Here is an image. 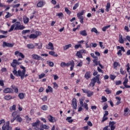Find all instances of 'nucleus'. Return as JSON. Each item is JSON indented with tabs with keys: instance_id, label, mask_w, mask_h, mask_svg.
<instances>
[{
	"instance_id": "25",
	"label": "nucleus",
	"mask_w": 130,
	"mask_h": 130,
	"mask_svg": "<svg viewBox=\"0 0 130 130\" xmlns=\"http://www.w3.org/2000/svg\"><path fill=\"white\" fill-rule=\"evenodd\" d=\"M49 54L50 55H52L53 56L55 57H57V56H58V55H57V54H55V52L54 51H49Z\"/></svg>"
},
{
	"instance_id": "16",
	"label": "nucleus",
	"mask_w": 130,
	"mask_h": 130,
	"mask_svg": "<svg viewBox=\"0 0 130 130\" xmlns=\"http://www.w3.org/2000/svg\"><path fill=\"white\" fill-rule=\"evenodd\" d=\"M84 78L86 80H89L91 78V72L87 71L84 75Z\"/></svg>"
},
{
	"instance_id": "33",
	"label": "nucleus",
	"mask_w": 130,
	"mask_h": 130,
	"mask_svg": "<svg viewBox=\"0 0 130 130\" xmlns=\"http://www.w3.org/2000/svg\"><path fill=\"white\" fill-rule=\"evenodd\" d=\"M119 42L121 44H122L124 43V40L122 39V36L120 35L119 39Z\"/></svg>"
},
{
	"instance_id": "50",
	"label": "nucleus",
	"mask_w": 130,
	"mask_h": 130,
	"mask_svg": "<svg viewBox=\"0 0 130 130\" xmlns=\"http://www.w3.org/2000/svg\"><path fill=\"white\" fill-rule=\"evenodd\" d=\"M47 62L50 67H52L54 66V63H53V62H51V61L48 60V61H47Z\"/></svg>"
},
{
	"instance_id": "63",
	"label": "nucleus",
	"mask_w": 130,
	"mask_h": 130,
	"mask_svg": "<svg viewBox=\"0 0 130 130\" xmlns=\"http://www.w3.org/2000/svg\"><path fill=\"white\" fill-rule=\"evenodd\" d=\"M20 4H16V5H13V8H19V7H20Z\"/></svg>"
},
{
	"instance_id": "59",
	"label": "nucleus",
	"mask_w": 130,
	"mask_h": 130,
	"mask_svg": "<svg viewBox=\"0 0 130 130\" xmlns=\"http://www.w3.org/2000/svg\"><path fill=\"white\" fill-rule=\"evenodd\" d=\"M102 102H106V101H107V98H106V97H105V96H103L102 97Z\"/></svg>"
},
{
	"instance_id": "34",
	"label": "nucleus",
	"mask_w": 130,
	"mask_h": 130,
	"mask_svg": "<svg viewBox=\"0 0 130 130\" xmlns=\"http://www.w3.org/2000/svg\"><path fill=\"white\" fill-rule=\"evenodd\" d=\"M41 109H42V110H44V111H45L47 110V109H48V106H47L46 105H43L41 107Z\"/></svg>"
},
{
	"instance_id": "10",
	"label": "nucleus",
	"mask_w": 130,
	"mask_h": 130,
	"mask_svg": "<svg viewBox=\"0 0 130 130\" xmlns=\"http://www.w3.org/2000/svg\"><path fill=\"white\" fill-rule=\"evenodd\" d=\"M14 54L16 56H19L20 57H21V58H25V55H24L22 52H20L18 51H15Z\"/></svg>"
},
{
	"instance_id": "13",
	"label": "nucleus",
	"mask_w": 130,
	"mask_h": 130,
	"mask_svg": "<svg viewBox=\"0 0 130 130\" xmlns=\"http://www.w3.org/2000/svg\"><path fill=\"white\" fill-rule=\"evenodd\" d=\"M3 92L4 93H5V94L12 93H13V89L11 88L8 87L5 88Z\"/></svg>"
},
{
	"instance_id": "64",
	"label": "nucleus",
	"mask_w": 130,
	"mask_h": 130,
	"mask_svg": "<svg viewBox=\"0 0 130 130\" xmlns=\"http://www.w3.org/2000/svg\"><path fill=\"white\" fill-rule=\"evenodd\" d=\"M42 100L44 102L47 101V96L46 95L44 96L43 98L42 99Z\"/></svg>"
},
{
	"instance_id": "27",
	"label": "nucleus",
	"mask_w": 130,
	"mask_h": 130,
	"mask_svg": "<svg viewBox=\"0 0 130 130\" xmlns=\"http://www.w3.org/2000/svg\"><path fill=\"white\" fill-rule=\"evenodd\" d=\"M93 62L94 63V66H98V63L99 62V61L98 62V57L95 56L94 57V59H93Z\"/></svg>"
},
{
	"instance_id": "20",
	"label": "nucleus",
	"mask_w": 130,
	"mask_h": 130,
	"mask_svg": "<svg viewBox=\"0 0 130 130\" xmlns=\"http://www.w3.org/2000/svg\"><path fill=\"white\" fill-rule=\"evenodd\" d=\"M46 93H53V89L51 86H48V88L46 89Z\"/></svg>"
},
{
	"instance_id": "41",
	"label": "nucleus",
	"mask_w": 130,
	"mask_h": 130,
	"mask_svg": "<svg viewBox=\"0 0 130 130\" xmlns=\"http://www.w3.org/2000/svg\"><path fill=\"white\" fill-rule=\"evenodd\" d=\"M66 120L69 122V123H72L73 121H74V120L72 119V117H68L66 118Z\"/></svg>"
},
{
	"instance_id": "22",
	"label": "nucleus",
	"mask_w": 130,
	"mask_h": 130,
	"mask_svg": "<svg viewBox=\"0 0 130 130\" xmlns=\"http://www.w3.org/2000/svg\"><path fill=\"white\" fill-rule=\"evenodd\" d=\"M15 118V120L17 122H21V121H23V119H22V117H21L20 115H17Z\"/></svg>"
},
{
	"instance_id": "12",
	"label": "nucleus",
	"mask_w": 130,
	"mask_h": 130,
	"mask_svg": "<svg viewBox=\"0 0 130 130\" xmlns=\"http://www.w3.org/2000/svg\"><path fill=\"white\" fill-rule=\"evenodd\" d=\"M95 84H96V76L91 79V82L89 84V86L90 87H94V86H95Z\"/></svg>"
},
{
	"instance_id": "2",
	"label": "nucleus",
	"mask_w": 130,
	"mask_h": 130,
	"mask_svg": "<svg viewBox=\"0 0 130 130\" xmlns=\"http://www.w3.org/2000/svg\"><path fill=\"white\" fill-rule=\"evenodd\" d=\"M60 67H61L62 68H64L65 67H67V68H69L70 66H71L70 67V71H73L74 68L75 67V61L74 60H72L71 61H69L68 62L66 63V62H61L60 64Z\"/></svg>"
},
{
	"instance_id": "42",
	"label": "nucleus",
	"mask_w": 130,
	"mask_h": 130,
	"mask_svg": "<svg viewBox=\"0 0 130 130\" xmlns=\"http://www.w3.org/2000/svg\"><path fill=\"white\" fill-rule=\"evenodd\" d=\"M109 9H110V3L107 4L106 11L108 13V12H109Z\"/></svg>"
},
{
	"instance_id": "7",
	"label": "nucleus",
	"mask_w": 130,
	"mask_h": 130,
	"mask_svg": "<svg viewBox=\"0 0 130 130\" xmlns=\"http://www.w3.org/2000/svg\"><path fill=\"white\" fill-rule=\"evenodd\" d=\"M14 45H15V43H7V42H4L2 45L3 48L5 47H14Z\"/></svg>"
},
{
	"instance_id": "61",
	"label": "nucleus",
	"mask_w": 130,
	"mask_h": 130,
	"mask_svg": "<svg viewBox=\"0 0 130 130\" xmlns=\"http://www.w3.org/2000/svg\"><path fill=\"white\" fill-rule=\"evenodd\" d=\"M99 44H100V47H101V48H103V49H104V48H105V47H104L103 46V42H99Z\"/></svg>"
},
{
	"instance_id": "28",
	"label": "nucleus",
	"mask_w": 130,
	"mask_h": 130,
	"mask_svg": "<svg viewBox=\"0 0 130 130\" xmlns=\"http://www.w3.org/2000/svg\"><path fill=\"white\" fill-rule=\"evenodd\" d=\"M76 56H78V58H83V55L79 51L77 52Z\"/></svg>"
},
{
	"instance_id": "56",
	"label": "nucleus",
	"mask_w": 130,
	"mask_h": 130,
	"mask_svg": "<svg viewBox=\"0 0 130 130\" xmlns=\"http://www.w3.org/2000/svg\"><path fill=\"white\" fill-rule=\"evenodd\" d=\"M65 12H66L68 15H71V14H72V12H71V11H70V10L67 8H65Z\"/></svg>"
},
{
	"instance_id": "44",
	"label": "nucleus",
	"mask_w": 130,
	"mask_h": 130,
	"mask_svg": "<svg viewBox=\"0 0 130 130\" xmlns=\"http://www.w3.org/2000/svg\"><path fill=\"white\" fill-rule=\"evenodd\" d=\"M41 127H42L43 129H48V128H49V126L43 124L41 125Z\"/></svg>"
},
{
	"instance_id": "57",
	"label": "nucleus",
	"mask_w": 130,
	"mask_h": 130,
	"mask_svg": "<svg viewBox=\"0 0 130 130\" xmlns=\"http://www.w3.org/2000/svg\"><path fill=\"white\" fill-rule=\"evenodd\" d=\"M74 47H75V49H78L79 48H80H80H82V45H81V44L76 45H75Z\"/></svg>"
},
{
	"instance_id": "37",
	"label": "nucleus",
	"mask_w": 130,
	"mask_h": 130,
	"mask_svg": "<svg viewBox=\"0 0 130 130\" xmlns=\"http://www.w3.org/2000/svg\"><path fill=\"white\" fill-rule=\"evenodd\" d=\"M19 114H18V112L17 111H14L12 113V116L13 117L15 118L16 117L17 115H19Z\"/></svg>"
},
{
	"instance_id": "58",
	"label": "nucleus",
	"mask_w": 130,
	"mask_h": 130,
	"mask_svg": "<svg viewBox=\"0 0 130 130\" xmlns=\"http://www.w3.org/2000/svg\"><path fill=\"white\" fill-rule=\"evenodd\" d=\"M110 78L111 80H112V81H114V79H115V78H116V76L115 75H113L111 74L110 76Z\"/></svg>"
},
{
	"instance_id": "19",
	"label": "nucleus",
	"mask_w": 130,
	"mask_h": 130,
	"mask_svg": "<svg viewBox=\"0 0 130 130\" xmlns=\"http://www.w3.org/2000/svg\"><path fill=\"white\" fill-rule=\"evenodd\" d=\"M48 120L50 122H55V117L50 115L48 117Z\"/></svg>"
},
{
	"instance_id": "18",
	"label": "nucleus",
	"mask_w": 130,
	"mask_h": 130,
	"mask_svg": "<svg viewBox=\"0 0 130 130\" xmlns=\"http://www.w3.org/2000/svg\"><path fill=\"white\" fill-rule=\"evenodd\" d=\"M38 8H42L44 6V2L43 1H41L39 2L37 5Z\"/></svg>"
},
{
	"instance_id": "39",
	"label": "nucleus",
	"mask_w": 130,
	"mask_h": 130,
	"mask_svg": "<svg viewBox=\"0 0 130 130\" xmlns=\"http://www.w3.org/2000/svg\"><path fill=\"white\" fill-rule=\"evenodd\" d=\"M110 27H111V25H109L108 26H104L102 28V31H103V32H105L106 31V30H107V29H108V28H110Z\"/></svg>"
},
{
	"instance_id": "47",
	"label": "nucleus",
	"mask_w": 130,
	"mask_h": 130,
	"mask_svg": "<svg viewBox=\"0 0 130 130\" xmlns=\"http://www.w3.org/2000/svg\"><path fill=\"white\" fill-rule=\"evenodd\" d=\"M57 16H58L59 19H62L63 18V13L62 12L59 13L57 14Z\"/></svg>"
},
{
	"instance_id": "3",
	"label": "nucleus",
	"mask_w": 130,
	"mask_h": 130,
	"mask_svg": "<svg viewBox=\"0 0 130 130\" xmlns=\"http://www.w3.org/2000/svg\"><path fill=\"white\" fill-rule=\"evenodd\" d=\"M26 46L28 49H34L35 46H38V49H41L42 48V43H40V45H39L38 43H36L35 45L31 43L27 44Z\"/></svg>"
},
{
	"instance_id": "53",
	"label": "nucleus",
	"mask_w": 130,
	"mask_h": 130,
	"mask_svg": "<svg viewBox=\"0 0 130 130\" xmlns=\"http://www.w3.org/2000/svg\"><path fill=\"white\" fill-rule=\"evenodd\" d=\"M78 7H79V3H77L76 4H75L73 8V10H77Z\"/></svg>"
},
{
	"instance_id": "15",
	"label": "nucleus",
	"mask_w": 130,
	"mask_h": 130,
	"mask_svg": "<svg viewBox=\"0 0 130 130\" xmlns=\"http://www.w3.org/2000/svg\"><path fill=\"white\" fill-rule=\"evenodd\" d=\"M72 105L73 109H77V99L75 98L73 99L72 100Z\"/></svg>"
},
{
	"instance_id": "48",
	"label": "nucleus",
	"mask_w": 130,
	"mask_h": 130,
	"mask_svg": "<svg viewBox=\"0 0 130 130\" xmlns=\"http://www.w3.org/2000/svg\"><path fill=\"white\" fill-rule=\"evenodd\" d=\"M18 97L21 100H22L25 98V96L24 95V93H19L18 94Z\"/></svg>"
},
{
	"instance_id": "11",
	"label": "nucleus",
	"mask_w": 130,
	"mask_h": 130,
	"mask_svg": "<svg viewBox=\"0 0 130 130\" xmlns=\"http://www.w3.org/2000/svg\"><path fill=\"white\" fill-rule=\"evenodd\" d=\"M47 49H50L51 50H54V47H53V44L51 42H49L48 45L46 46Z\"/></svg>"
},
{
	"instance_id": "17",
	"label": "nucleus",
	"mask_w": 130,
	"mask_h": 130,
	"mask_svg": "<svg viewBox=\"0 0 130 130\" xmlns=\"http://www.w3.org/2000/svg\"><path fill=\"white\" fill-rule=\"evenodd\" d=\"M128 82V79L127 78H126L123 82V85L124 86L125 88H130V85H128L126 84Z\"/></svg>"
},
{
	"instance_id": "5",
	"label": "nucleus",
	"mask_w": 130,
	"mask_h": 130,
	"mask_svg": "<svg viewBox=\"0 0 130 130\" xmlns=\"http://www.w3.org/2000/svg\"><path fill=\"white\" fill-rule=\"evenodd\" d=\"M85 13V10H82L81 12L77 14V18L80 20L81 24H84V16H82Z\"/></svg>"
},
{
	"instance_id": "46",
	"label": "nucleus",
	"mask_w": 130,
	"mask_h": 130,
	"mask_svg": "<svg viewBox=\"0 0 130 130\" xmlns=\"http://www.w3.org/2000/svg\"><path fill=\"white\" fill-rule=\"evenodd\" d=\"M15 30V24H12L10 27V28L9 29L8 32H12V31H14Z\"/></svg>"
},
{
	"instance_id": "35",
	"label": "nucleus",
	"mask_w": 130,
	"mask_h": 130,
	"mask_svg": "<svg viewBox=\"0 0 130 130\" xmlns=\"http://www.w3.org/2000/svg\"><path fill=\"white\" fill-rule=\"evenodd\" d=\"M9 109L10 112H13V111H15V110H16V106L13 105L12 106L10 107Z\"/></svg>"
},
{
	"instance_id": "23",
	"label": "nucleus",
	"mask_w": 130,
	"mask_h": 130,
	"mask_svg": "<svg viewBox=\"0 0 130 130\" xmlns=\"http://www.w3.org/2000/svg\"><path fill=\"white\" fill-rule=\"evenodd\" d=\"M85 100V97L83 96L79 99L80 105L81 107H84V101Z\"/></svg>"
},
{
	"instance_id": "49",
	"label": "nucleus",
	"mask_w": 130,
	"mask_h": 130,
	"mask_svg": "<svg viewBox=\"0 0 130 130\" xmlns=\"http://www.w3.org/2000/svg\"><path fill=\"white\" fill-rule=\"evenodd\" d=\"M93 94L94 92L93 91H90V90H88V92L87 93V97H91V96H93Z\"/></svg>"
},
{
	"instance_id": "6",
	"label": "nucleus",
	"mask_w": 130,
	"mask_h": 130,
	"mask_svg": "<svg viewBox=\"0 0 130 130\" xmlns=\"http://www.w3.org/2000/svg\"><path fill=\"white\" fill-rule=\"evenodd\" d=\"M40 125V120L39 119L37 120L35 122H34L31 123V126L32 127H35V130H38L39 129V125Z\"/></svg>"
},
{
	"instance_id": "62",
	"label": "nucleus",
	"mask_w": 130,
	"mask_h": 130,
	"mask_svg": "<svg viewBox=\"0 0 130 130\" xmlns=\"http://www.w3.org/2000/svg\"><path fill=\"white\" fill-rule=\"evenodd\" d=\"M116 86H118V85H121V81H116L115 82Z\"/></svg>"
},
{
	"instance_id": "31",
	"label": "nucleus",
	"mask_w": 130,
	"mask_h": 130,
	"mask_svg": "<svg viewBox=\"0 0 130 130\" xmlns=\"http://www.w3.org/2000/svg\"><path fill=\"white\" fill-rule=\"evenodd\" d=\"M113 67L114 69H116L117 67H120V64H119V62L115 61L113 63Z\"/></svg>"
},
{
	"instance_id": "55",
	"label": "nucleus",
	"mask_w": 130,
	"mask_h": 130,
	"mask_svg": "<svg viewBox=\"0 0 130 130\" xmlns=\"http://www.w3.org/2000/svg\"><path fill=\"white\" fill-rule=\"evenodd\" d=\"M10 17H12V14L10 12H7V14L5 16L6 19H9Z\"/></svg>"
},
{
	"instance_id": "14",
	"label": "nucleus",
	"mask_w": 130,
	"mask_h": 130,
	"mask_svg": "<svg viewBox=\"0 0 130 130\" xmlns=\"http://www.w3.org/2000/svg\"><path fill=\"white\" fill-rule=\"evenodd\" d=\"M31 57L32 59H36L37 60H40L41 59V57L36 54H33L31 55Z\"/></svg>"
},
{
	"instance_id": "51",
	"label": "nucleus",
	"mask_w": 130,
	"mask_h": 130,
	"mask_svg": "<svg viewBox=\"0 0 130 130\" xmlns=\"http://www.w3.org/2000/svg\"><path fill=\"white\" fill-rule=\"evenodd\" d=\"M105 92H106V94L107 95H109V94H111V90H109V88H107L105 90Z\"/></svg>"
},
{
	"instance_id": "36",
	"label": "nucleus",
	"mask_w": 130,
	"mask_h": 130,
	"mask_svg": "<svg viewBox=\"0 0 130 130\" xmlns=\"http://www.w3.org/2000/svg\"><path fill=\"white\" fill-rule=\"evenodd\" d=\"M72 47V44H69L67 45L66 46H63V50H67V49H69L70 48Z\"/></svg>"
},
{
	"instance_id": "21",
	"label": "nucleus",
	"mask_w": 130,
	"mask_h": 130,
	"mask_svg": "<svg viewBox=\"0 0 130 130\" xmlns=\"http://www.w3.org/2000/svg\"><path fill=\"white\" fill-rule=\"evenodd\" d=\"M80 35H81V36H83L84 37H86L88 34H87V31H86L85 29L81 30L80 31Z\"/></svg>"
},
{
	"instance_id": "26",
	"label": "nucleus",
	"mask_w": 130,
	"mask_h": 130,
	"mask_svg": "<svg viewBox=\"0 0 130 130\" xmlns=\"http://www.w3.org/2000/svg\"><path fill=\"white\" fill-rule=\"evenodd\" d=\"M11 88L14 90L15 93H18V92H19L18 87L14 85H12Z\"/></svg>"
},
{
	"instance_id": "32",
	"label": "nucleus",
	"mask_w": 130,
	"mask_h": 130,
	"mask_svg": "<svg viewBox=\"0 0 130 130\" xmlns=\"http://www.w3.org/2000/svg\"><path fill=\"white\" fill-rule=\"evenodd\" d=\"M29 37L30 39H36V38H37V36L34 34H31Z\"/></svg>"
},
{
	"instance_id": "4",
	"label": "nucleus",
	"mask_w": 130,
	"mask_h": 130,
	"mask_svg": "<svg viewBox=\"0 0 130 130\" xmlns=\"http://www.w3.org/2000/svg\"><path fill=\"white\" fill-rule=\"evenodd\" d=\"M13 24L15 25V30H23V29H25V26L23 25H21V22L20 21H17L15 24Z\"/></svg>"
},
{
	"instance_id": "38",
	"label": "nucleus",
	"mask_w": 130,
	"mask_h": 130,
	"mask_svg": "<svg viewBox=\"0 0 130 130\" xmlns=\"http://www.w3.org/2000/svg\"><path fill=\"white\" fill-rule=\"evenodd\" d=\"M110 27H111V25H109L108 26H104L102 28V31H103V32H105L106 31V30H107V29H108V28H110Z\"/></svg>"
},
{
	"instance_id": "45",
	"label": "nucleus",
	"mask_w": 130,
	"mask_h": 130,
	"mask_svg": "<svg viewBox=\"0 0 130 130\" xmlns=\"http://www.w3.org/2000/svg\"><path fill=\"white\" fill-rule=\"evenodd\" d=\"M91 32H94L95 34H99V32H98V30L95 27H93L91 29Z\"/></svg>"
},
{
	"instance_id": "54",
	"label": "nucleus",
	"mask_w": 130,
	"mask_h": 130,
	"mask_svg": "<svg viewBox=\"0 0 130 130\" xmlns=\"http://www.w3.org/2000/svg\"><path fill=\"white\" fill-rule=\"evenodd\" d=\"M83 107L86 109V110H89V108L88 107V104L84 103Z\"/></svg>"
},
{
	"instance_id": "24",
	"label": "nucleus",
	"mask_w": 130,
	"mask_h": 130,
	"mask_svg": "<svg viewBox=\"0 0 130 130\" xmlns=\"http://www.w3.org/2000/svg\"><path fill=\"white\" fill-rule=\"evenodd\" d=\"M23 23L24 24H28L29 23V18L27 16L23 17Z\"/></svg>"
},
{
	"instance_id": "8",
	"label": "nucleus",
	"mask_w": 130,
	"mask_h": 130,
	"mask_svg": "<svg viewBox=\"0 0 130 130\" xmlns=\"http://www.w3.org/2000/svg\"><path fill=\"white\" fill-rule=\"evenodd\" d=\"M2 130H12V127H10V121H7L6 124L3 125Z\"/></svg>"
},
{
	"instance_id": "43",
	"label": "nucleus",
	"mask_w": 130,
	"mask_h": 130,
	"mask_svg": "<svg viewBox=\"0 0 130 130\" xmlns=\"http://www.w3.org/2000/svg\"><path fill=\"white\" fill-rule=\"evenodd\" d=\"M4 99H5V100H11V99H13V98H12V96L10 95H7L5 96Z\"/></svg>"
},
{
	"instance_id": "1",
	"label": "nucleus",
	"mask_w": 130,
	"mask_h": 130,
	"mask_svg": "<svg viewBox=\"0 0 130 130\" xmlns=\"http://www.w3.org/2000/svg\"><path fill=\"white\" fill-rule=\"evenodd\" d=\"M20 64H22V62H17L16 60H13V62L11 64V67L13 68L12 73L16 77H20L22 80H24V77H28V74H26V68L23 66V65L20 66V69L22 70V71L21 70L17 71V70H18L17 66H20Z\"/></svg>"
},
{
	"instance_id": "40",
	"label": "nucleus",
	"mask_w": 130,
	"mask_h": 130,
	"mask_svg": "<svg viewBox=\"0 0 130 130\" xmlns=\"http://www.w3.org/2000/svg\"><path fill=\"white\" fill-rule=\"evenodd\" d=\"M30 30L29 29H25V30H23L22 31V35H26V33H30Z\"/></svg>"
},
{
	"instance_id": "9",
	"label": "nucleus",
	"mask_w": 130,
	"mask_h": 130,
	"mask_svg": "<svg viewBox=\"0 0 130 130\" xmlns=\"http://www.w3.org/2000/svg\"><path fill=\"white\" fill-rule=\"evenodd\" d=\"M116 124V122L110 121L109 123V126L111 128V130L115 129V124Z\"/></svg>"
},
{
	"instance_id": "29",
	"label": "nucleus",
	"mask_w": 130,
	"mask_h": 130,
	"mask_svg": "<svg viewBox=\"0 0 130 130\" xmlns=\"http://www.w3.org/2000/svg\"><path fill=\"white\" fill-rule=\"evenodd\" d=\"M100 75H97L95 76L96 83L97 82L98 84H101V81H100Z\"/></svg>"
},
{
	"instance_id": "30",
	"label": "nucleus",
	"mask_w": 130,
	"mask_h": 130,
	"mask_svg": "<svg viewBox=\"0 0 130 130\" xmlns=\"http://www.w3.org/2000/svg\"><path fill=\"white\" fill-rule=\"evenodd\" d=\"M115 99L117 100V102L116 103V105H119L120 103H121V102L120 101L121 100V99L120 97L116 96Z\"/></svg>"
},
{
	"instance_id": "52",
	"label": "nucleus",
	"mask_w": 130,
	"mask_h": 130,
	"mask_svg": "<svg viewBox=\"0 0 130 130\" xmlns=\"http://www.w3.org/2000/svg\"><path fill=\"white\" fill-rule=\"evenodd\" d=\"M35 34H36V35L37 36V37L42 35V33H41V31H36Z\"/></svg>"
},
{
	"instance_id": "60",
	"label": "nucleus",
	"mask_w": 130,
	"mask_h": 130,
	"mask_svg": "<svg viewBox=\"0 0 130 130\" xmlns=\"http://www.w3.org/2000/svg\"><path fill=\"white\" fill-rule=\"evenodd\" d=\"M44 77H45V74H41L39 76V79H42V78H44Z\"/></svg>"
}]
</instances>
